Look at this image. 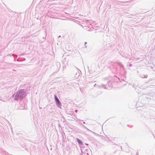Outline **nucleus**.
I'll use <instances>...</instances> for the list:
<instances>
[{
    "label": "nucleus",
    "mask_w": 155,
    "mask_h": 155,
    "mask_svg": "<svg viewBox=\"0 0 155 155\" xmlns=\"http://www.w3.org/2000/svg\"><path fill=\"white\" fill-rule=\"evenodd\" d=\"M26 96L25 92L24 90H21L19 91L15 95V98L16 100L21 99L23 98Z\"/></svg>",
    "instance_id": "obj_1"
},
{
    "label": "nucleus",
    "mask_w": 155,
    "mask_h": 155,
    "mask_svg": "<svg viewBox=\"0 0 155 155\" xmlns=\"http://www.w3.org/2000/svg\"><path fill=\"white\" fill-rule=\"evenodd\" d=\"M55 101H56V104L57 105L60 107H61V103L59 101L58 99L57 98V97L55 95H54Z\"/></svg>",
    "instance_id": "obj_2"
},
{
    "label": "nucleus",
    "mask_w": 155,
    "mask_h": 155,
    "mask_svg": "<svg viewBox=\"0 0 155 155\" xmlns=\"http://www.w3.org/2000/svg\"><path fill=\"white\" fill-rule=\"evenodd\" d=\"M77 140L78 142L80 144H82L83 142L81 140L79 139H77Z\"/></svg>",
    "instance_id": "obj_3"
}]
</instances>
